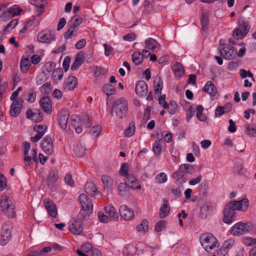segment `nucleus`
Here are the masks:
<instances>
[{"mask_svg": "<svg viewBox=\"0 0 256 256\" xmlns=\"http://www.w3.org/2000/svg\"><path fill=\"white\" fill-rule=\"evenodd\" d=\"M200 242L202 248L208 252L216 251L220 244L214 236L210 233H204L200 237Z\"/></svg>", "mask_w": 256, "mask_h": 256, "instance_id": "obj_1", "label": "nucleus"}, {"mask_svg": "<svg viewBox=\"0 0 256 256\" xmlns=\"http://www.w3.org/2000/svg\"><path fill=\"white\" fill-rule=\"evenodd\" d=\"M128 109L127 101L124 98H120L114 102L112 114L115 112L116 117L122 119L126 115Z\"/></svg>", "mask_w": 256, "mask_h": 256, "instance_id": "obj_2", "label": "nucleus"}, {"mask_svg": "<svg viewBox=\"0 0 256 256\" xmlns=\"http://www.w3.org/2000/svg\"><path fill=\"white\" fill-rule=\"evenodd\" d=\"M0 206L2 212L8 218H14L16 214V207L12 202L8 200L6 196H2L0 200Z\"/></svg>", "mask_w": 256, "mask_h": 256, "instance_id": "obj_3", "label": "nucleus"}, {"mask_svg": "<svg viewBox=\"0 0 256 256\" xmlns=\"http://www.w3.org/2000/svg\"><path fill=\"white\" fill-rule=\"evenodd\" d=\"M36 38L39 42L50 44L56 40V36L52 30H44L38 33Z\"/></svg>", "mask_w": 256, "mask_h": 256, "instance_id": "obj_4", "label": "nucleus"}, {"mask_svg": "<svg viewBox=\"0 0 256 256\" xmlns=\"http://www.w3.org/2000/svg\"><path fill=\"white\" fill-rule=\"evenodd\" d=\"M236 210L234 208V204L230 202L228 203L223 210L222 220L226 224H230L234 220H235Z\"/></svg>", "mask_w": 256, "mask_h": 256, "instance_id": "obj_5", "label": "nucleus"}, {"mask_svg": "<svg viewBox=\"0 0 256 256\" xmlns=\"http://www.w3.org/2000/svg\"><path fill=\"white\" fill-rule=\"evenodd\" d=\"M222 40H220L219 51L220 56L224 58L230 60L236 57V51L232 46L226 44H222Z\"/></svg>", "mask_w": 256, "mask_h": 256, "instance_id": "obj_6", "label": "nucleus"}, {"mask_svg": "<svg viewBox=\"0 0 256 256\" xmlns=\"http://www.w3.org/2000/svg\"><path fill=\"white\" fill-rule=\"evenodd\" d=\"M251 228L250 224L238 222L234 225L230 231L234 236H240L249 232Z\"/></svg>", "mask_w": 256, "mask_h": 256, "instance_id": "obj_7", "label": "nucleus"}, {"mask_svg": "<svg viewBox=\"0 0 256 256\" xmlns=\"http://www.w3.org/2000/svg\"><path fill=\"white\" fill-rule=\"evenodd\" d=\"M41 148L47 154H51L53 152V142L50 136H46L43 138L41 142Z\"/></svg>", "mask_w": 256, "mask_h": 256, "instance_id": "obj_8", "label": "nucleus"}, {"mask_svg": "<svg viewBox=\"0 0 256 256\" xmlns=\"http://www.w3.org/2000/svg\"><path fill=\"white\" fill-rule=\"evenodd\" d=\"M23 106V100L21 98H18L14 101L10 105V114L12 116L16 117L20 112Z\"/></svg>", "mask_w": 256, "mask_h": 256, "instance_id": "obj_9", "label": "nucleus"}, {"mask_svg": "<svg viewBox=\"0 0 256 256\" xmlns=\"http://www.w3.org/2000/svg\"><path fill=\"white\" fill-rule=\"evenodd\" d=\"M44 204L48 215L52 218H56L58 210L56 205L54 202L50 198H46L44 200Z\"/></svg>", "mask_w": 256, "mask_h": 256, "instance_id": "obj_10", "label": "nucleus"}, {"mask_svg": "<svg viewBox=\"0 0 256 256\" xmlns=\"http://www.w3.org/2000/svg\"><path fill=\"white\" fill-rule=\"evenodd\" d=\"M58 171L56 170H51L46 178L47 186L52 190H54L56 189L58 178Z\"/></svg>", "mask_w": 256, "mask_h": 256, "instance_id": "obj_11", "label": "nucleus"}, {"mask_svg": "<svg viewBox=\"0 0 256 256\" xmlns=\"http://www.w3.org/2000/svg\"><path fill=\"white\" fill-rule=\"evenodd\" d=\"M120 216L126 220H132L134 216V210L126 205H122L119 209Z\"/></svg>", "mask_w": 256, "mask_h": 256, "instance_id": "obj_12", "label": "nucleus"}, {"mask_svg": "<svg viewBox=\"0 0 256 256\" xmlns=\"http://www.w3.org/2000/svg\"><path fill=\"white\" fill-rule=\"evenodd\" d=\"M78 200L80 204L81 208L88 211L92 210L93 204L91 199L86 194H82L79 196Z\"/></svg>", "mask_w": 256, "mask_h": 256, "instance_id": "obj_13", "label": "nucleus"}, {"mask_svg": "<svg viewBox=\"0 0 256 256\" xmlns=\"http://www.w3.org/2000/svg\"><path fill=\"white\" fill-rule=\"evenodd\" d=\"M68 228L70 231L76 235L80 234L84 230L82 222L76 220L71 221L68 224Z\"/></svg>", "mask_w": 256, "mask_h": 256, "instance_id": "obj_14", "label": "nucleus"}, {"mask_svg": "<svg viewBox=\"0 0 256 256\" xmlns=\"http://www.w3.org/2000/svg\"><path fill=\"white\" fill-rule=\"evenodd\" d=\"M136 92L140 96H144L148 92V86L144 80L138 81L136 85Z\"/></svg>", "mask_w": 256, "mask_h": 256, "instance_id": "obj_15", "label": "nucleus"}, {"mask_svg": "<svg viewBox=\"0 0 256 256\" xmlns=\"http://www.w3.org/2000/svg\"><path fill=\"white\" fill-rule=\"evenodd\" d=\"M78 84V80L74 76H69L64 81L63 89L65 91H70L74 90Z\"/></svg>", "mask_w": 256, "mask_h": 256, "instance_id": "obj_16", "label": "nucleus"}, {"mask_svg": "<svg viewBox=\"0 0 256 256\" xmlns=\"http://www.w3.org/2000/svg\"><path fill=\"white\" fill-rule=\"evenodd\" d=\"M234 204V208L236 210L246 211L249 206V201L247 198H242L240 200H232L230 202Z\"/></svg>", "mask_w": 256, "mask_h": 256, "instance_id": "obj_17", "label": "nucleus"}, {"mask_svg": "<svg viewBox=\"0 0 256 256\" xmlns=\"http://www.w3.org/2000/svg\"><path fill=\"white\" fill-rule=\"evenodd\" d=\"M68 117L69 114L67 110H63L58 113V121L62 129L66 130V124Z\"/></svg>", "mask_w": 256, "mask_h": 256, "instance_id": "obj_18", "label": "nucleus"}, {"mask_svg": "<svg viewBox=\"0 0 256 256\" xmlns=\"http://www.w3.org/2000/svg\"><path fill=\"white\" fill-rule=\"evenodd\" d=\"M40 104L42 110L47 114H50L52 112L50 100L48 96H44L40 100Z\"/></svg>", "mask_w": 256, "mask_h": 256, "instance_id": "obj_19", "label": "nucleus"}, {"mask_svg": "<svg viewBox=\"0 0 256 256\" xmlns=\"http://www.w3.org/2000/svg\"><path fill=\"white\" fill-rule=\"evenodd\" d=\"M12 237V232L10 229L2 228L0 236V244L2 246L6 244Z\"/></svg>", "mask_w": 256, "mask_h": 256, "instance_id": "obj_20", "label": "nucleus"}, {"mask_svg": "<svg viewBox=\"0 0 256 256\" xmlns=\"http://www.w3.org/2000/svg\"><path fill=\"white\" fill-rule=\"evenodd\" d=\"M101 181L104 190L110 192L112 189L113 180L108 175L103 174L101 176Z\"/></svg>", "mask_w": 256, "mask_h": 256, "instance_id": "obj_21", "label": "nucleus"}, {"mask_svg": "<svg viewBox=\"0 0 256 256\" xmlns=\"http://www.w3.org/2000/svg\"><path fill=\"white\" fill-rule=\"evenodd\" d=\"M202 90L210 96H215L217 93V88L212 81H208Z\"/></svg>", "mask_w": 256, "mask_h": 256, "instance_id": "obj_22", "label": "nucleus"}, {"mask_svg": "<svg viewBox=\"0 0 256 256\" xmlns=\"http://www.w3.org/2000/svg\"><path fill=\"white\" fill-rule=\"evenodd\" d=\"M130 187L126 182H120L118 186V194L120 196L126 197L130 194Z\"/></svg>", "mask_w": 256, "mask_h": 256, "instance_id": "obj_23", "label": "nucleus"}, {"mask_svg": "<svg viewBox=\"0 0 256 256\" xmlns=\"http://www.w3.org/2000/svg\"><path fill=\"white\" fill-rule=\"evenodd\" d=\"M84 62V54L82 52H78L72 62L70 69L72 70H76Z\"/></svg>", "mask_w": 256, "mask_h": 256, "instance_id": "obj_24", "label": "nucleus"}, {"mask_svg": "<svg viewBox=\"0 0 256 256\" xmlns=\"http://www.w3.org/2000/svg\"><path fill=\"white\" fill-rule=\"evenodd\" d=\"M30 148V142H24V160L26 163V166H29L32 161V157L28 156V151Z\"/></svg>", "mask_w": 256, "mask_h": 256, "instance_id": "obj_25", "label": "nucleus"}, {"mask_svg": "<svg viewBox=\"0 0 256 256\" xmlns=\"http://www.w3.org/2000/svg\"><path fill=\"white\" fill-rule=\"evenodd\" d=\"M86 192L90 196L96 195L98 192L96 184L92 182H87L84 185Z\"/></svg>", "mask_w": 256, "mask_h": 256, "instance_id": "obj_26", "label": "nucleus"}, {"mask_svg": "<svg viewBox=\"0 0 256 256\" xmlns=\"http://www.w3.org/2000/svg\"><path fill=\"white\" fill-rule=\"evenodd\" d=\"M164 204L160 206V216L161 218H164L167 216L170 211V206L168 202L166 200H163Z\"/></svg>", "mask_w": 256, "mask_h": 256, "instance_id": "obj_27", "label": "nucleus"}, {"mask_svg": "<svg viewBox=\"0 0 256 256\" xmlns=\"http://www.w3.org/2000/svg\"><path fill=\"white\" fill-rule=\"evenodd\" d=\"M106 212L108 214L113 220H117L118 218V214L116 208L112 205H108L104 208Z\"/></svg>", "mask_w": 256, "mask_h": 256, "instance_id": "obj_28", "label": "nucleus"}, {"mask_svg": "<svg viewBox=\"0 0 256 256\" xmlns=\"http://www.w3.org/2000/svg\"><path fill=\"white\" fill-rule=\"evenodd\" d=\"M212 211V207L206 203L200 207V216L202 219H206L207 218L208 216L211 213Z\"/></svg>", "mask_w": 256, "mask_h": 256, "instance_id": "obj_29", "label": "nucleus"}, {"mask_svg": "<svg viewBox=\"0 0 256 256\" xmlns=\"http://www.w3.org/2000/svg\"><path fill=\"white\" fill-rule=\"evenodd\" d=\"M172 70L176 77L181 78L184 74V69L180 62H176L172 67Z\"/></svg>", "mask_w": 256, "mask_h": 256, "instance_id": "obj_30", "label": "nucleus"}, {"mask_svg": "<svg viewBox=\"0 0 256 256\" xmlns=\"http://www.w3.org/2000/svg\"><path fill=\"white\" fill-rule=\"evenodd\" d=\"M82 20L78 15H74L70 21L68 22V26H71L78 30V26L82 23Z\"/></svg>", "mask_w": 256, "mask_h": 256, "instance_id": "obj_31", "label": "nucleus"}, {"mask_svg": "<svg viewBox=\"0 0 256 256\" xmlns=\"http://www.w3.org/2000/svg\"><path fill=\"white\" fill-rule=\"evenodd\" d=\"M92 210L88 211V210H85L84 208V209L81 208V210L77 216V218L78 221L81 222L83 220H86L88 219L90 214H92Z\"/></svg>", "mask_w": 256, "mask_h": 256, "instance_id": "obj_32", "label": "nucleus"}, {"mask_svg": "<svg viewBox=\"0 0 256 256\" xmlns=\"http://www.w3.org/2000/svg\"><path fill=\"white\" fill-rule=\"evenodd\" d=\"M155 95L161 94L163 88V82L160 78H156L154 81Z\"/></svg>", "mask_w": 256, "mask_h": 256, "instance_id": "obj_33", "label": "nucleus"}, {"mask_svg": "<svg viewBox=\"0 0 256 256\" xmlns=\"http://www.w3.org/2000/svg\"><path fill=\"white\" fill-rule=\"evenodd\" d=\"M162 142V139L156 140L152 147V150L156 156L160 154L162 151L161 144Z\"/></svg>", "mask_w": 256, "mask_h": 256, "instance_id": "obj_34", "label": "nucleus"}, {"mask_svg": "<svg viewBox=\"0 0 256 256\" xmlns=\"http://www.w3.org/2000/svg\"><path fill=\"white\" fill-rule=\"evenodd\" d=\"M30 66L29 60L28 58H22L20 61V66L21 70L23 73L27 72Z\"/></svg>", "mask_w": 256, "mask_h": 256, "instance_id": "obj_35", "label": "nucleus"}, {"mask_svg": "<svg viewBox=\"0 0 256 256\" xmlns=\"http://www.w3.org/2000/svg\"><path fill=\"white\" fill-rule=\"evenodd\" d=\"M204 110V108L202 105L198 106L196 108V116L197 118L201 122H204L206 120V116L202 113Z\"/></svg>", "mask_w": 256, "mask_h": 256, "instance_id": "obj_36", "label": "nucleus"}, {"mask_svg": "<svg viewBox=\"0 0 256 256\" xmlns=\"http://www.w3.org/2000/svg\"><path fill=\"white\" fill-rule=\"evenodd\" d=\"M128 181L130 182V185L129 186L130 188H136L138 190H140L142 186L140 184H138V180L132 176L130 175L128 178H126Z\"/></svg>", "mask_w": 256, "mask_h": 256, "instance_id": "obj_37", "label": "nucleus"}, {"mask_svg": "<svg viewBox=\"0 0 256 256\" xmlns=\"http://www.w3.org/2000/svg\"><path fill=\"white\" fill-rule=\"evenodd\" d=\"M145 44L146 48L150 50H154L158 45L157 42L152 38H148L145 40Z\"/></svg>", "mask_w": 256, "mask_h": 256, "instance_id": "obj_38", "label": "nucleus"}, {"mask_svg": "<svg viewBox=\"0 0 256 256\" xmlns=\"http://www.w3.org/2000/svg\"><path fill=\"white\" fill-rule=\"evenodd\" d=\"M103 91L108 96L114 94L116 92L114 86L109 84H105L104 86Z\"/></svg>", "mask_w": 256, "mask_h": 256, "instance_id": "obj_39", "label": "nucleus"}, {"mask_svg": "<svg viewBox=\"0 0 256 256\" xmlns=\"http://www.w3.org/2000/svg\"><path fill=\"white\" fill-rule=\"evenodd\" d=\"M135 124L134 122H131L128 126V128H126L124 130V135L126 137H130L132 136L135 132Z\"/></svg>", "mask_w": 256, "mask_h": 256, "instance_id": "obj_40", "label": "nucleus"}, {"mask_svg": "<svg viewBox=\"0 0 256 256\" xmlns=\"http://www.w3.org/2000/svg\"><path fill=\"white\" fill-rule=\"evenodd\" d=\"M136 230L138 232H146L148 230V222L144 219L141 223L136 226Z\"/></svg>", "mask_w": 256, "mask_h": 256, "instance_id": "obj_41", "label": "nucleus"}, {"mask_svg": "<svg viewBox=\"0 0 256 256\" xmlns=\"http://www.w3.org/2000/svg\"><path fill=\"white\" fill-rule=\"evenodd\" d=\"M132 60L136 65L140 64L143 60L140 52H135L132 54Z\"/></svg>", "mask_w": 256, "mask_h": 256, "instance_id": "obj_42", "label": "nucleus"}, {"mask_svg": "<svg viewBox=\"0 0 256 256\" xmlns=\"http://www.w3.org/2000/svg\"><path fill=\"white\" fill-rule=\"evenodd\" d=\"M102 130V127L100 125H96L93 126L90 132V134L94 138H97Z\"/></svg>", "mask_w": 256, "mask_h": 256, "instance_id": "obj_43", "label": "nucleus"}, {"mask_svg": "<svg viewBox=\"0 0 256 256\" xmlns=\"http://www.w3.org/2000/svg\"><path fill=\"white\" fill-rule=\"evenodd\" d=\"M168 180V176L165 172H162L156 174V182L157 184H163Z\"/></svg>", "mask_w": 256, "mask_h": 256, "instance_id": "obj_44", "label": "nucleus"}, {"mask_svg": "<svg viewBox=\"0 0 256 256\" xmlns=\"http://www.w3.org/2000/svg\"><path fill=\"white\" fill-rule=\"evenodd\" d=\"M177 107L178 104L174 100H171L169 104H168L166 108H168V112L170 114H174L177 111Z\"/></svg>", "mask_w": 256, "mask_h": 256, "instance_id": "obj_45", "label": "nucleus"}, {"mask_svg": "<svg viewBox=\"0 0 256 256\" xmlns=\"http://www.w3.org/2000/svg\"><path fill=\"white\" fill-rule=\"evenodd\" d=\"M202 30L203 31H206L208 28L209 24V18L208 16L202 14L201 19Z\"/></svg>", "mask_w": 256, "mask_h": 256, "instance_id": "obj_46", "label": "nucleus"}, {"mask_svg": "<svg viewBox=\"0 0 256 256\" xmlns=\"http://www.w3.org/2000/svg\"><path fill=\"white\" fill-rule=\"evenodd\" d=\"M128 164L127 163H122L120 166L119 172L120 174L126 178H128L130 174L128 173Z\"/></svg>", "mask_w": 256, "mask_h": 256, "instance_id": "obj_47", "label": "nucleus"}, {"mask_svg": "<svg viewBox=\"0 0 256 256\" xmlns=\"http://www.w3.org/2000/svg\"><path fill=\"white\" fill-rule=\"evenodd\" d=\"M69 28H68L67 31L64 34V38L66 40H68L72 36H74L76 34V32L78 30L71 26H68Z\"/></svg>", "mask_w": 256, "mask_h": 256, "instance_id": "obj_48", "label": "nucleus"}, {"mask_svg": "<svg viewBox=\"0 0 256 256\" xmlns=\"http://www.w3.org/2000/svg\"><path fill=\"white\" fill-rule=\"evenodd\" d=\"M46 75L44 71L38 74L36 78V84L39 86L42 84L46 80Z\"/></svg>", "mask_w": 256, "mask_h": 256, "instance_id": "obj_49", "label": "nucleus"}, {"mask_svg": "<svg viewBox=\"0 0 256 256\" xmlns=\"http://www.w3.org/2000/svg\"><path fill=\"white\" fill-rule=\"evenodd\" d=\"M36 96V93L34 89H30L27 93L26 100L30 102L33 103L35 102Z\"/></svg>", "mask_w": 256, "mask_h": 256, "instance_id": "obj_50", "label": "nucleus"}, {"mask_svg": "<svg viewBox=\"0 0 256 256\" xmlns=\"http://www.w3.org/2000/svg\"><path fill=\"white\" fill-rule=\"evenodd\" d=\"M179 168L184 172L192 174L194 172V167L189 164H182Z\"/></svg>", "mask_w": 256, "mask_h": 256, "instance_id": "obj_51", "label": "nucleus"}, {"mask_svg": "<svg viewBox=\"0 0 256 256\" xmlns=\"http://www.w3.org/2000/svg\"><path fill=\"white\" fill-rule=\"evenodd\" d=\"M52 77L56 80H62L63 77V70L61 68L55 69L52 73Z\"/></svg>", "mask_w": 256, "mask_h": 256, "instance_id": "obj_52", "label": "nucleus"}, {"mask_svg": "<svg viewBox=\"0 0 256 256\" xmlns=\"http://www.w3.org/2000/svg\"><path fill=\"white\" fill-rule=\"evenodd\" d=\"M208 188V183L206 182H202L199 185L198 192L200 194L204 196L206 194Z\"/></svg>", "mask_w": 256, "mask_h": 256, "instance_id": "obj_53", "label": "nucleus"}, {"mask_svg": "<svg viewBox=\"0 0 256 256\" xmlns=\"http://www.w3.org/2000/svg\"><path fill=\"white\" fill-rule=\"evenodd\" d=\"M25 23L27 25V27H28L30 30H33L39 24V20L33 18L28 20Z\"/></svg>", "mask_w": 256, "mask_h": 256, "instance_id": "obj_54", "label": "nucleus"}, {"mask_svg": "<svg viewBox=\"0 0 256 256\" xmlns=\"http://www.w3.org/2000/svg\"><path fill=\"white\" fill-rule=\"evenodd\" d=\"M9 8L11 14H12V17L20 14V12L22 11V9L18 5H14L10 7Z\"/></svg>", "mask_w": 256, "mask_h": 256, "instance_id": "obj_55", "label": "nucleus"}, {"mask_svg": "<svg viewBox=\"0 0 256 256\" xmlns=\"http://www.w3.org/2000/svg\"><path fill=\"white\" fill-rule=\"evenodd\" d=\"M166 222L165 220H160L157 222L155 226V230L157 232H160L164 230L166 226Z\"/></svg>", "mask_w": 256, "mask_h": 256, "instance_id": "obj_56", "label": "nucleus"}, {"mask_svg": "<svg viewBox=\"0 0 256 256\" xmlns=\"http://www.w3.org/2000/svg\"><path fill=\"white\" fill-rule=\"evenodd\" d=\"M0 18L2 20H6L12 18V14H11L9 8L3 10L0 15Z\"/></svg>", "mask_w": 256, "mask_h": 256, "instance_id": "obj_57", "label": "nucleus"}, {"mask_svg": "<svg viewBox=\"0 0 256 256\" xmlns=\"http://www.w3.org/2000/svg\"><path fill=\"white\" fill-rule=\"evenodd\" d=\"M43 119L42 114L39 110H36L32 120L35 122H40Z\"/></svg>", "mask_w": 256, "mask_h": 256, "instance_id": "obj_58", "label": "nucleus"}, {"mask_svg": "<svg viewBox=\"0 0 256 256\" xmlns=\"http://www.w3.org/2000/svg\"><path fill=\"white\" fill-rule=\"evenodd\" d=\"M30 4L40 8V11L44 6L45 2L44 0H30Z\"/></svg>", "mask_w": 256, "mask_h": 256, "instance_id": "obj_59", "label": "nucleus"}, {"mask_svg": "<svg viewBox=\"0 0 256 256\" xmlns=\"http://www.w3.org/2000/svg\"><path fill=\"white\" fill-rule=\"evenodd\" d=\"M242 242L246 246H251L256 244V239L250 237H246L243 238Z\"/></svg>", "mask_w": 256, "mask_h": 256, "instance_id": "obj_60", "label": "nucleus"}, {"mask_svg": "<svg viewBox=\"0 0 256 256\" xmlns=\"http://www.w3.org/2000/svg\"><path fill=\"white\" fill-rule=\"evenodd\" d=\"M74 150L76 155L78 157L82 156L85 154V148L81 145H77Z\"/></svg>", "mask_w": 256, "mask_h": 256, "instance_id": "obj_61", "label": "nucleus"}, {"mask_svg": "<svg viewBox=\"0 0 256 256\" xmlns=\"http://www.w3.org/2000/svg\"><path fill=\"white\" fill-rule=\"evenodd\" d=\"M196 109L194 105L191 106L186 112V120L189 122L190 118L194 115Z\"/></svg>", "mask_w": 256, "mask_h": 256, "instance_id": "obj_62", "label": "nucleus"}, {"mask_svg": "<svg viewBox=\"0 0 256 256\" xmlns=\"http://www.w3.org/2000/svg\"><path fill=\"white\" fill-rule=\"evenodd\" d=\"M80 248L84 252L90 254L93 247L89 242H85L81 246Z\"/></svg>", "mask_w": 256, "mask_h": 256, "instance_id": "obj_63", "label": "nucleus"}, {"mask_svg": "<svg viewBox=\"0 0 256 256\" xmlns=\"http://www.w3.org/2000/svg\"><path fill=\"white\" fill-rule=\"evenodd\" d=\"M246 132L251 136L256 137V126H248Z\"/></svg>", "mask_w": 256, "mask_h": 256, "instance_id": "obj_64", "label": "nucleus"}]
</instances>
